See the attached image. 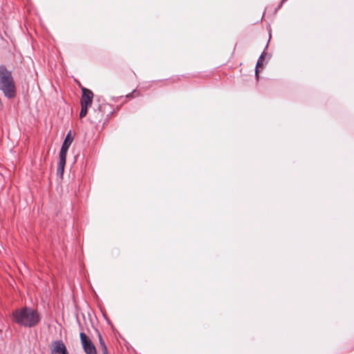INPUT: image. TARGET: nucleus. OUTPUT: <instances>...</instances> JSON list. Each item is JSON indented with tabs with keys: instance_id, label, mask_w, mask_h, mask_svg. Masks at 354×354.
I'll use <instances>...</instances> for the list:
<instances>
[{
	"instance_id": "1",
	"label": "nucleus",
	"mask_w": 354,
	"mask_h": 354,
	"mask_svg": "<svg viewBox=\"0 0 354 354\" xmlns=\"http://www.w3.org/2000/svg\"><path fill=\"white\" fill-rule=\"evenodd\" d=\"M13 320L19 325L24 327H34L37 325L41 317L37 310L31 308L24 307L17 309L12 313Z\"/></svg>"
},
{
	"instance_id": "2",
	"label": "nucleus",
	"mask_w": 354,
	"mask_h": 354,
	"mask_svg": "<svg viewBox=\"0 0 354 354\" xmlns=\"http://www.w3.org/2000/svg\"><path fill=\"white\" fill-rule=\"evenodd\" d=\"M0 89L8 98H12L16 95V88L11 72L4 66H0Z\"/></svg>"
},
{
	"instance_id": "3",
	"label": "nucleus",
	"mask_w": 354,
	"mask_h": 354,
	"mask_svg": "<svg viewBox=\"0 0 354 354\" xmlns=\"http://www.w3.org/2000/svg\"><path fill=\"white\" fill-rule=\"evenodd\" d=\"M80 337L82 348L86 354H97L95 346L88 335L84 333H80Z\"/></svg>"
},
{
	"instance_id": "4",
	"label": "nucleus",
	"mask_w": 354,
	"mask_h": 354,
	"mask_svg": "<svg viewBox=\"0 0 354 354\" xmlns=\"http://www.w3.org/2000/svg\"><path fill=\"white\" fill-rule=\"evenodd\" d=\"M51 354H68L66 346L62 340H55L52 342Z\"/></svg>"
},
{
	"instance_id": "5",
	"label": "nucleus",
	"mask_w": 354,
	"mask_h": 354,
	"mask_svg": "<svg viewBox=\"0 0 354 354\" xmlns=\"http://www.w3.org/2000/svg\"><path fill=\"white\" fill-rule=\"evenodd\" d=\"M82 97H81V105L85 106H91L93 102V92L86 88H83L82 89Z\"/></svg>"
},
{
	"instance_id": "6",
	"label": "nucleus",
	"mask_w": 354,
	"mask_h": 354,
	"mask_svg": "<svg viewBox=\"0 0 354 354\" xmlns=\"http://www.w3.org/2000/svg\"><path fill=\"white\" fill-rule=\"evenodd\" d=\"M68 150V148L62 147L59 151V160L57 166V173L61 175H63L64 174Z\"/></svg>"
},
{
	"instance_id": "7",
	"label": "nucleus",
	"mask_w": 354,
	"mask_h": 354,
	"mask_svg": "<svg viewBox=\"0 0 354 354\" xmlns=\"http://www.w3.org/2000/svg\"><path fill=\"white\" fill-rule=\"evenodd\" d=\"M73 139H74L73 136H72V135H71V131H69L62 143V147L68 149L70 147L71 143L73 142Z\"/></svg>"
},
{
	"instance_id": "8",
	"label": "nucleus",
	"mask_w": 354,
	"mask_h": 354,
	"mask_svg": "<svg viewBox=\"0 0 354 354\" xmlns=\"http://www.w3.org/2000/svg\"><path fill=\"white\" fill-rule=\"evenodd\" d=\"M98 338L100 342V348L102 351V354H109L106 345L102 339L101 334L98 332Z\"/></svg>"
},
{
	"instance_id": "9",
	"label": "nucleus",
	"mask_w": 354,
	"mask_h": 354,
	"mask_svg": "<svg viewBox=\"0 0 354 354\" xmlns=\"http://www.w3.org/2000/svg\"><path fill=\"white\" fill-rule=\"evenodd\" d=\"M263 54H264V52L261 55V56L259 57V59H258V62L257 63V65H256V68H255V76L257 78L259 77V71H258V68L259 66H261L262 64H263Z\"/></svg>"
},
{
	"instance_id": "10",
	"label": "nucleus",
	"mask_w": 354,
	"mask_h": 354,
	"mask_svg": "<svg viewBox=\"0 0 354 354\" xmlns=\"http://www.w3.org/2000/svg\"><path fill=\"white\" fill-rule=\"evenodd\" d=\"M88 107L89 106H85L81 105V111L80 113V118H84L86 115Z\"/></svg>"
},
{
	"instance_id": "11",
	"label": "nucleus",
	"mask_w": 354,
	"mask_h": 354,
	"mask_svg": "<svg viewBox=\"0 0 354 354\" xmlns=\"http://www.w3.org/2000/svg\"><path fill=\"white\" fill-rule=\"evenodd\" d=\"M136 90H134L132 93L127 94V97H128V98H129V97H133V94L134 93H136Z\"/></svg>"
}]
</instances>
